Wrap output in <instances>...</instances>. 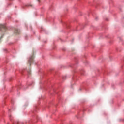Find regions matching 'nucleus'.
Returning a JSON list of instances; mask_svg holds the SVG:
<instances>
[{"mask_svg": "<svg viewBox=\"0 0 124 124\" xmlns=\"http://www.w3.org/2000/svg\"><path fill=\"white\" fill-rule=\"evenodd\" d=\"M34 58V56L32 55L31 56L28 60V63H29V65H31V63L33 62V59Z\"/></svg>", "mask_w": 124, "mask_h": 124, "instance_id": "1", "label": "nucleus"}, {"mask_svg": "<svg viewBox=\"0 0 124 124\" xmlns=\"http://www.w3.org/2000/svg\"><path fill=\"white\" fill-rule=\"evenodd\" d=\"M0 29L2 31H6V26L2 24H0Z\"/></svg>", "mask_w": 124, "mask_h": 124, "instance_id": "2", "label": "nucleus"}, {"mask_svg": "<svg viewBox=\"0 0 124 124\" xmlns=\"http://www.w3.org/2000/svg\"><path fill=\"white\" fill-rule=\"evenodd\" d=\"M14 32L16 34H19V33H20V31L19 30H18V29H15Z\"/></svg>", "mask_w": 124, "mask_h": 124, "instance_id": "3", "label": "nucleus"}, {"mask_svg": "<svg viewBox=\"0 0 124 124\" xmlns=\"http://www.w3.org/2000/svg\"><path fill=\"white\" fill-rule=\"evenodd\" d=\"M28 74H29L30 75H31V71H30L29 72H28Z\"/></svg>", "mask_w": 124, "mask_h": 124, "instance_id": "4", "label": "nucleus"}, {"mask_svg": "<svg viewBox=\"0 0 124 124\" xmlns=\"http://www.w3.org/2000/svg\"><path fill=\"white\" fill-rule=\"evenodd\" d=\"M38 1H40V0H38Z\"/></svg>", "mask_w": 124, "mask_h": 124, "instance_id": "5", "label": "nucleus"}, {"mask_svg": "<svg viewBox=\"0 0 124 124\" xmlns=\"http://www.w3.org/2000/svg\"><path fill=\"white\" fill-rule=\"evenodd\" d=\"M17 124H19V123H17Z\"/></svg>", "mask_w": 124, "mask_h": 124, "instance_id": "6", "label": "nucleus"}]
</instances>
